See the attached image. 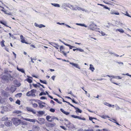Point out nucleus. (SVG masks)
<instances>
[{
	"label": "nucleus",
	"instance_id": "1",
	"mask_svg": "<svg viewBox=\"0 0 131 131\" xmlns=\"http://www.w3.org/2000/svg\"><path fill=\"white\" fill-rule=\"evenodd\" d=\"M7 72L5 73V74L2 77V79L5 81L8 82L9 80H12L13 79V77L10 74L9 72Z\"/></svg>",
	"mask_w": 131,
	"mask_h": 131
},
{
	"label": "nucleus",
	"instance_id": "2",
	"mask_svg": "<svg viewBox=\"0 0 131 131\" xmlns=\"http://www.w3.org/2000/svg\"><path fill=\"white\" fill-rule=\"evenodd\" d=\"M36 90L35 89L31 90L30 91L26 93V95L27 96H31L33 97H35L36 95L35 93L36 92Z\"/></svg>",
	"mask_w": 131,
	"mask_h": 131
},
{
	"label": "nucleus",
	"instance_id": "3",
	"mask_svg": "<svg viewBox=\"0 0 131 131\" xmlns=\"http://www.w3.org/2000/svg\"><path fill=\"white\" fill-rule=\"evenodd\" d=\"M14 124L16 126H18L19 125L21 122L20 119L17 118H14L13 119Z\"/></svg>",
	"mask_w": 131,
	"mask_h": 131
},
{
	"label": "nucleus",
	"instance_id": "4",
	"mask_svg": "<svg viewBox=\"0 0 131 131\" xmlns=\"http://www.w3.org/2000/svg\"><path fill=\"white\" fill-rule=\"evenodd\" d=\"M96 26V25L93 22H91V24L89 25V29H90L92 30H94L95 29V27Z\"/></svg>",
	"mask_w": 131,
	"mask_h": 131
},
{
	"label": "nucleus",
	"instance_id": "5",
	"mask_svg": "<svg viewBox=\"0 0 131 131\" xmlns=\"http://www.w3.org/2000/svg\"><path fill=\"white\" fill-rule=\"evenodd\" d=\"M32 101L38 102L39 104V107L40 108H42L45 106V105H42V102L39 100L33 99Z\"/></svg>",
	"mask_w": 131,
	"mask_h": 131
},
{
	"label": "nucleus",
	"instance_id": "6",
	"mask_svg": "<svg viewBox=\"0 0 131 131\" xmlns=\"http://www.w3.org/2000/svg\"><path fill=\"white\" fill-rule=\"evenodd\" d=\"M66 125L67 127L70 129L75 128V126L74 125L69 122L68 124H67Z\"/></svg>",
	"mask_w": 131,
	"mask_h": 131
},
{
	"label": "nucleus",
	"instance_id": "7",
	"mask_svg": "<svg viewBox=\"0 0 131 131\" xmlns=\"http://www.w3.org/2000/svg\"><path fill=\"white\" fill-rule=\"evenodd\" d=\"M26 109L28 111L31 112L34 114H35L36 113V111L34 110L31 107H26Z\"/></svg>",
	"mask_w": 131,
	"mask_h": 131
},
{
	"label": "nucleus",
	"instance_id": "8",
	"mask_svg": "<svg viewBox=\"0 0 131 131\" xmlns=\"http://www.w3.org/2000/svg\"><path fill=\"white\" fill-rule=\"evenodd\" d=\"M38 120L39 121L40 124L42 125L45 123V119L44 118H39Z\"/></svg>",
	"mask_w": 131,
	"mask_h": 131
},
{
	"label": "nucleus",
	"instance_id": "9",
	"mask_svg": "<svg viewBox=\"0 0 131 131\" xmlns=\"http://www.w3.org/2000/svg\"><path fill=\"white\" fill-rule=\"evenodd\" d=\"M71 117H73V118H77L78 119H81V120H85V119L84 118H81V117H80L79 116H75L74 115H71Z\"/></svg>",
	"mask_w": 131,
	"mask_h": 131
},
{
	"label": "nucleus",
	"instance_id": "10",
	"mask_svg": "<svg viewBox=\"0 0 131 131\" xmlns=\"http://www.w3.org/2000/svg\"><path fill=\"white\" fill-rule=\"evenodd\" d=\"M14 83L15 86H19L21 85L20 83L18 82L17 80L14 81Z\"/></svg>",
	"mask_w": 131,
	"mask_h": 131
},
{
	"label": "nucleus",
	"instance_id": "11",
	"mask_svg": "<svg viewBox=\"0 0 131 131\" xmlns=\"http://www.w3.org/2000/svg\"><path fill=\"white\" fill-rule=\"evenodd\" d=\"M40 129V127L38 126H34L33 127L32 129L35 131H39Z\"/></svg>",
	"mask_w": 131,
	"mask_h": 131
},
{
	"label": "nucleus",
	"instance_id": "12",
	"mask_svg": "<svg viewBox=\"0 0 131 131\" xmlns=\"http://www.w3.org/2000/svg\"><path fill=\"white\" fill-rule=\"evenodd\" d=\"M20 38L21 39V42L23 43H25L27 44V42L25 41V39H24L23 36V35H21L20 36Z\"/></svg>",
	"mask_w": 131,
	"mask_h": 131
},
{
	"label": "nucleus",
	"instance_id": "13",
	"mask_svg": "<svg viewBox=\"0 0 131 131\" xmlns=\"http://www.w3.org/2000/svg\"><path fill=\"white\" fill-rule=\"evenodd\" d=\"M60 110L61 112H62L64 114H65L66 115H68L70 113V112H66L62 108H61Z\"/></svg>",
	"mask_w": 131,
	"mask_h": 131
},
{
	"label": "nucleus",
	"instance_id": "14",
	"mask_svg": "<svg viewBox=\"0 0 131 131\" xmlns=\"http://www.w3.org/2000/svg\"><path fill=\"white\" fill-rule=\"evenodd\" d=\"M5 125L7 126H10L12 124V122L11 121H7L5 123Z\"/></svg>",
	"mask_w": 131,
	"mask_h": 131
},
{
	"label": "nucleus",
	"instance_id": "15",
	"mask_svg": "<svg viewBox=\"0 0 131 131\" xmlns=\"http://www.w3.org/2000/svg\"><path fill=\"white\" fill-rule=\"evenodd\" d=\"M52 46L55 47L57 49H59L58 47H59V45H58L57 44L54 42L52 43Z\"/></svg>",
	"mask_w": 131,
	"mask_h": 131
},
{
	"label": "nucleus",
	"instance_id": "16",
	"mask_svg": "<svg viewBox=\"0 0 131 131\" xmlns=\"http://www.w3.org/2000/svg\"><path fill=\"white\" fill-rule=\"evenodd\" d=\"M2 95H3L4 96L8 97V94L7 93L4 91H2Z\"/></svg>",
	"mask_w": 131,
	"mask_h": 131
},
{
	"label": "nucleus",
	"instance_id": "17",
	"mask_svg": "<svg viewBox=\"0 0 131 131\" xmlns=\"http://www.w3.org/2000/svg\"><path fill=\"white\" fill-rule=\"evenodd\" d=\"M90 68H89V69L92 72H93L94 71V70H95L94 68L93 67V66L91 64H90Z\"/></svg>",
	"mask_w": 131,
	"mask_h": 131
},
{
	"label": "nucleus",
	"instance_id": "18",
	"mask_svg": "<svg viewBox=\"0 0 131 131\" xmlns=\"http://www.w3.org/2000/svg\"><path fill=\"white\" fill-rule=\"evenodd\" d=\"M74 108L76 110L75 112L77 113V112H79L80 113H81L82 111L81 110H80L79 108L77 107H75Z\"/></svg>",
	"mask_w": 131,
	"mask_h": 131
},
{
	"label": "nucleus",
	"instance_id": "19",
	"mask_svg": "<svg viewBox=\"0 0 131 131\" xmlns=\"http://www.w3.org/2000/svg\"><path fill=\"white\" fill-rule=\"evenodd\" d=\"M5 99L2 98L0 96V103H3L5 102Z\"/></svg>",
	"mask_w": 131,
	"mask_h": 131
},
{
	"label": "nucleus",
	"instance_id": "20",
	"mask_svg": "<svg viewBox=\"0 0 131 131\" xmlns=\"http://www.w3.org/2000/svg\"><path fill=\"white\" fill-rule=\"evenodd\" d=\"M2 24H3L5 26L9 27V26H7V23L5 21H1L0 22ZM9 28H11V27H9Z\"/></svg>",
	"mask_w": 131,
	"mask_h": 131
},
{
	"label": "nucleus",
	"instance_id": "21",
	"mask_svg": "<svg viewBox=\"0 0 131 131\" xmlns=\"http://www.w3.org/2000/svg\"><path fill=\"white\" fill-rule=\"evenodd\" d=\"M8 118L6 116H4L2 118L1 120L2 121H5L8 120Z\"/></svg>",
	"mask_w": 131,
	"mask_h": 131
},
{
	"label": "nucleus",
	"instance_id": "22",
	"mask_svg": "<svg viewBox=\"0 0 131 131\" xmlns=\"http://www.w3.org/2000/svg\"><path fill=\"white\" fill-rule=\"evenodd\" d=\"M117 31H118L121 33H123L124 32V31L123 30V29H116V31L117 32Z\"/></svg>",
	"mask_w": 131,
	"mask_h": 131
},
{
	"label": "nucleus",
	"instance_id": "23",
	"mask_svg": "<svg viewBox=\"0 0 131 131\" xmlns=\"http://www.w3.org/2000/svg\"><path fill=\"white\" fill-rule=\"evenodd\" d=\"M76 9L78 10H82L83 11H85V10L84 9L81 8L78 6L76 7Z\"/></svg>",
	"mask_w": 131,
	"mask_h": 131
},
{
	"label": "nucleus",
	"instance_id": "24",
	"mask_svg": "<svg viewBox=\"0 0 131 131\" xmlns=\"http://www.w3.org/2000/svg\"><path fill=\"white\" fill-rule=\"evenodd\" d=\"M17 70L21 72L24 73L25 74V72L24 70L23 69H20L18 67L17 68Z\"/></svg>",
	"mask_w": 131,
	"mask_h": 131
},
{
	"label": "nucleus",
	"instance_id": "25",
	"mask_svg": "<svg viewBox=\"0 0 131 131\" xmlns=\"http://www.w3.org/2000/svg\"><path fill=\"white\" fill-rule=\"evenodd\" d=\"M22 95V93H19L15 95V96L17 97H20Z\"/></svg>",
	"mask_w": 131,
	"mask_h": 131
},
{
	"label": "nucleus",
	"instance_id": "26",
	"mask_svg": "<svg viewBox=\"0 0 131 131\" xmlns=\"http://www.w3.org/2000/svg\"><path fill=\"white\" fill-rule=\"evenodd\" d=\"M76 25H78L80 26H84L85 27H87V26L86 25H85L84 24H79L78 23H76Z\"/></svg>",
	"mask_w": 131,
	"mask_h": 131
},
{
	"label": "nucleus",
	"instance_id": "27",
	"mask_svg": "<svg viewBox=\"0 0 131 131\" xmlns=\"http://www.w3.org/2000/svg\"><path fill=\"white\" fill-rule=\"evenodd\" d=\"M45 112L42 111H39L38 112L39 114L40 115H42L45 114Z\"/></svg>",
	"mask_w": 131,
	"mask_h": 131
},
{
	"label": "nucleus",
	"instance_id": "28",
	"mask_svg": "<svg viewBox=\"0 0 131 131\" xmlns=\"http://www.w3.org/2000/svg\"><path fill=\"white\" fill-rule=\"evenodd\" d=\"M51 4L54 7H60V5L59 4H57L51 3Z\"/></svg>",
	"mask_w": 131,
	"mask_h": 131
},
{
	"label": "nucleus",
	"instance_id": "29",
	"mask_svg": "<svg viewBox=\"0 0 131 131\" xmlns=\"http://www.w3.org/2000/svg\"><path fill=\"white\" fill-rule=\"evenodd\" d=\"M5 41L4 40H2L1 42V46L2 47L5 46L4 42H5Z\"/></svg>",
	"mask_w": 131,
	"mask_h": 131
},
{
	"label": "nucleus",
	"instance_id": "30",
	"mask_svg": "<svg viewBox=\"0 0 131 131\" xmlns=\"http://www.w3.org/2000/svg\"><path fill=\"white\" fill-rule=\"evenodd\" d=\"M48 126L50 127H53L56 125V124L54 123H49Z\"/></svg>",
	"mask_w": 131,
	"mask_h": 131
},
{
	"label": "nucleus",
	"instance_id": "31",
	"mask_svg": "<svg viewBox=\"0 0 131 131\" xmlns=\"http://www.w3.org/2000/svg\"><path fill=\"white\" fill-rule=\"evenodd\" d=\"M111 14H115L116 15H119V13L118 12H116L115 11H113L111 12Z\"/></svg>",
	"mask_w": 131,
	"mask_h": 131
},
{
	"label": "nucleus",
	"instance_id": "32",
	"mask_svg": "<svg viewBox=\"0 0 131 131\" xmlns=\"http://www.w3.org/2000/svg\"><path fill=\"white\" fill-rule=\"evenodd\" d=\"M3 108L4 109V110L3 111H1V113L2 114H4V111H6L7 110H6V107H3V108Z\"/></svg>",
	"mask_w": 131,
	"mask_h": 131
},
{
	"label": "nucleus",
	"instance_id": "33",
	"mask_svg": "<svg viewBox=\"0 0 131 131\" xmlns=\"http://www.w3.org/2000/svg\"><path fill=\"white\" fill-rule=\"evenodd\" d=\"M101 117L103 118H109V117L106 115H102L100 116Z\"/></svg>",
	"mask_w": 131,
	"mask_h": 131
},
{
	"label": "nucleus",
	"instance_id": "34",
	"mask_svg": "<svg viewBox=\"0 0 131 131\" xmlns=\"http://www.w3.org/2000/svg\"><path fill=\"white\" fill-rule=\"evenodd\" d=\"M13 112L14 113L19 114L21 113V112L20 111L16 110L14 111Z\"/></svg>",
	"mask_w": 131,
	"mask_h": 131
},
{
	"label": "nucleus",
	"instance_id": "35",
	"mask_svg": "<svg viewBox=\"0 0 131 131\" xmlns=\"http://www.w3.org/2000/svg\"><path fill=\"white\" fill-rule=\"evenodd\" d=\"M40 82H41V83L45 84H47L46 81V80H44V81H43L41 80H40Z\"/></svg>",
	"mask_w": 131,
	"mask_h": 131
},
{
	"label": "nucleus",
	"instance_id": "36",
	"mask_svg": "<svg viewBox=\"0 0 131 131\" xmlns=\"http://www.w3.org/2000/svg\"><path fill=\"white\" fill-rule=\"evenodd\" d=\"M115 107H116V110H118L120 109V107L117 105H115Z\"/></svg>",
	"mask_w": 131,
	"mask_h": 131
},
{
	"label": "nucleus",
	"instance_id": "37",
	"mask_svg": "<svg viewBox=\"0 0 131 131\" xmlns=\"http://www.w3.org/2000/svg\"><path fill=\"white\" fill-rule=\"evenodd\" d=\"M2 8L3 9H2L1 10L3 12H4L5 14H7V13H6V10H4V8L3 7H2ZM8 14L9 15H10L9 13H8Z\"/></svg>",
	"mask_w": 131,
	"mask_h": 131
},
{
	"label": "nucleus",
	"instance_id": "38",
	"mask_svg": "<svg viewBox=\"0 0 131 131\" xmlns=\"http://www.w3.org/2000/svg\"><path fill=\"white\" fill-rule=\"evenodd\" d=\"M46 95V93L44 92H41L39 94V95L40 96H41L42 95Z\"/></svg>",
	"mask_w": 131,
	"mask_h": 131
},
{
	"label": "nucleus",
	"instance_id": "39",
	"mask_svg": "<svg viewBox=\"0 0 131 131\" xmlns=\"http://www.w3.org/2000/svg\"><path fill=\"white\" fill-rule=\"evenodd\" d=\"M26 80L29 83H31L32 82V80L29 78L27 79Z\"/></svg>",
	"mask_w": 131,
	"mask_h": 131
},
{
	"label": "nucleus",
	"instance_id": "40",
	"mask_svg": "<svg viewBox=\"0 0 131 131\" xmlns=\"http://www.w3.org/2000/svg\"><path fill=\"white\" fill-rule=\"evenodd\" d=\"M74 66L75 67L79 69H80V67L77 64L75 63Z\"/></svg>",
	"mask_w": 131,
	"mask_h": 131
},
{
	"label": "nucleus",
	"instance_id": "41",
	"mask_svg": "<svg viewBox=\"0 0 131 131\" xmlns=\"http://www.w3.org/2000/svg\"><path fill=\"white\" fill-rule=\"evenodd\" d=\"M45 27V25L42 24H41L39 25L38 27L39 28H41L42 27Z\"/></svg>",
	"mask_w": 131,
	"mask_h": 131
},
{
	"label": "nucleus",
	"instance_id": "42",
	"mask_svg": "<svg viewBox=\"0 0 131 131\" xmlns=\"http://www.w3.org/2000/svg\"><path fill=\"white\" fill-rule=\"evenodd\" d=\"M51 117L49 115H47L46 117V119L47 121H49V119L51 118Z\"/></svg>",
	"mask_w": 131,
	"mask_h": 131
},
{
	"label": "nucleus",
	"instance_id": "43",
	"mask_svg": "<svg viewBox=\"0 0 131 131\" xmlns=\"http://www.w3.org/2000/svg\"><path fill=\"white\" fill-rule=\"evenodd\" d=\"M29 122H31L35 123L36 122V120L35 119H30Z\"/></svg>",
	"mask_w": 131,
	"mask_h": 131
},
{
	"label": "nucleus",
	"instance_id": "44",
	"mask_svg": "<svg viewBox=\"0 0 131 131\" xmlns=\"http://www.w3.org/2000/svg\"><path fill=\"white\" fill-rule=\"evenodd\" d=\"M15 103L16 104H18L19 105L20 104V101L19 100H17L16 101Z\"/></svg>",
	"mask_w": 131,
	"mask_h": 131
},
{
	"label": "nucleus",
	"instance_id": "45",
	"mask_svg": "<svg viewBox=\"0 0 131 131\" xmlns=\"http://www.w3.org/2000/svg\"><path fill=\"white\" fill-rule=\"evenodd\" d=\"M32 106L34 107H37L38 105H37V104H36V103L33 104H32Z\"/></svg>",
	"mask_w": 131,
	"mask_h": 131
},
{
	"label": "nucleus",
	"instance_id": "46",
	"mask_svg": "<svg viewBox=\"0 0 131 131\" xmlns=\"http://www.w3.org/2000/svg\"><path fill=\"white\" fill-rule=\"evenodd\" d=\"M33 85L34 87L35 88H37L39 87V86L37 84H33Z\"/></svg>",
	"mask_w": 131,
	"mask_h": 131
},
{
	"label": "nucleus",
	"instance_id": "47",
	"mask_svg": "<svg viewBox=\"0 0 131 131\" xmlns=\"http://www.w3.org/2000/svg\"><path fill=\"white\" fill-rule=\"evenodd\" d=\"M50 111L52 112H54L55 111V110L53 108H51L50 109Z\"/></svg>",
	"mask_w": 131,
	"mask_h": 131
},
{
	"label": "nucleus",
	"instance_id": "48",
	"mask_svg": "<svg viewBox=\"0 0 131 131\" xmlns=\"http://www.w3.org/2000/svg\"><path fill=\"white\" fill-rule=\"evenodd\" d=\"M47 98L44 96H42L40 97V99L41 100H45Z\"/></svg>",
	"mask_w": 131,
	"mask_h": 131
},
{
	"label": "nucleus",
	"instance_id": "49",
	"mask_svg": "<svg viewBox=\"0 0 131 131\" xmlns=\"http://www.w3.org/2000/svg\"><path fill=\"white\" fill-rule=\"evenodd\" d=\"M103 7L104 8H105L106 9H108L109 10H110V8H109L108 7H106L105 6V5H104Z\"/></svg>",
	"mask_w": 131,
	"mask_h": 131
},
{
	"label": "nucleus",
	"instance_id": "50",
	"mask_svg": "<svg viewBox=\"0 0 131 131\" xmlns=\"http://www.w3.org/2000/svg\"><path fill=\"white\" fill-rule=\"evenodd\" d=\"M106 76H107L109 77H112V78H115V77L114 76H113V75H106Z\"/></svg>",
	"mask_w": 131,
	"mask_h": 131
},
{
	"label": "nucleus",
	"instance_id": "51",
	"mask_svg": "<svg viewBox=\"0 0 131 131\" xmlns=\"http://www.w3.org/2000/svg\"><path fill=\"white\" fill-rule=\"evenodd\" d=\"M23 119L24 120H25L26 121H29L30 119L27 118H23Z\"/></svg>",
	"mask_w": 131,
	"mask_h": 131
},
{
	"label": "nucleus",
	"instance_id": "52",
	"mask_svg": "<svg viewBox=\"0 0 131 131\" xmlns=\"http://www.w3.org/2000/svg\"><path fill=\"white\" fill-rule=\"evenodd\" d=\"M63 49V46H61L60 47V51H62V50Z\"/></svg>",
	"mask_w": 131,
	"mask_h": 131
},
{
	"label": "nucleus",
	"instance_id": "53",
	"mask_svg": "<svg viewBox=\"0 0 131 131\" xmlns=\"http://www.w3.org/2000/svg\"><path fill=\"white\" fill-rule=\"evenodd\" d=\"M110 54L111 55H112V54H114L115 56H116V57H118V56H119L117 54H114V53H112V52H110Z\"/></svg>",
	"mask_w": 131,
	"mask_h": 131
},
{
	"label": "nucleus",
	"instance_id": "54",
	"mask_svg": "<svg viewBox=\"0 0 131 131\" xmlns=\"http://www.w3.org/2000/svg\"><path fill=\"white\" fill-rule=\"evenodd\" d=\"M86 131H94L92 129H88L87 130H85Z\"/></svg>",
	"mask_w": 131,
	"mask_h": 131
},
{
	"label": "nucleus",
	"instance_id": "55",
	"mask_svg": "<svg viewBox=\"0 0 131 131\" xmlns=\"http://www.w3.org/2000/svg\"><path fill=\"white\" fill-rule=\"evenodd\" d=\"M61 53H63L64 54V55L65 56H67V54L66 53H65L64 51H62L61 52Z\"/></svg>",
	"mask_w": 131,
	"mask_h": 131
},
{
	"label": "nucleus",
	"instance_id": "56",
	"mask_svg": "<svg viewBox=\"0 0 131 131\" xmlns=\"http://www.w3.org/2000/svg\"><path fill=\"white\" fill-rule=\"evenodd\" d=\"M96 119L95 118H93V117H89V119L90 121H92V119Z\"/></svg>",
	"mask_w": 131,
	"mask_h": 131
},
{
	"label": "nucleus",
	"instance_id": "57",
	"mask_svg": "<svg viewBox=\"0 0 131 131\" xmlns=\"http://www.w3.org/2000/svg\"><path fill=\"white\" fill-rule=\"evenodd\" d=\"M101 33L102 36H104L105 35V33L102 31H101Z\"/></svg>",
	"mask_w": 131,
	"mask_h": 131
},
{
	"label": "nucleus",
	"instance_id": "58",
	"mask_svg": "<svg viewBox=\"0 0 131 131\" xmlns=\"http://www.w3.org/2000/svg\"><path fill=\"white\" fill-rule=\"evenodd\" d=\"M64 45H65L66 46H68L69 47H74L73 46H71V45H70L69 44H67L65 43V44H64Z\"/></svg>",
	"mask_w": 131,
	"mask_h": 131
},
{
	"label": "nucleus",
	"instance_id": "59",
	"mask_svg": "<svg viewBox=\"0 0 131 131\" xmlns=\"http://www.w3.org/2000/svg\"><path fill=\"white\" fill-rule=\"evenodd\" d=\"M79 51L81 52H83L84 51L81 48H79Z\"/></svg>",
	"mask_w": 131,
	"mask_h": 131
},
{
	"label": "nucleus",
	"instance_id": "60",
	"mask_svg": "<svg viewBox=\"0 0 131 131\" xmlns=\"http://www.w3.org/2000/svg\"><path fill=\"white\" fill-rule=\"evenodd\" d=\"M57 24H59V25H65V24L64 23H60L59 22H58L57 23Z\"/></svg>",
	"mask_w": 131,
	"mask_h": 131
},
{
	"label": "nucleus",
	"instance_id": "61",
	"mask_svg": "<svg viewBox=\"0 0 131 131\" xmlns=\"http://www.w3.org/2000/svg\"><path fill=\"white\" fill-rule=\"evenodd\" d=\"M9 100L11 102H12L13 101H14V100H13V99L11 98V97H10L9 98Z\"/></svg>",
	"mask_w": 131,
	"mask_h": 131
},
{
	"label": "nucleus",
	"instance_id": "62",
	"mask_svg": "<svg viewBox=\"0 0 131 131\" xmlns=\"http://www.w3.org/2000/svg\"><path fill=\"white\" fill-rule=\"evenodd\" d=\"M35 26L36 27H38L39 25L37 24L36 23H35L34 24Z\"/></svg>",
	"mask_w": 131,
	"mask_h": 131
},
{
	"label": "nucleus",
	"instance_id": "63",
	"mask_svg": "<svg viewBox=\"0 0 131 131\" xmlns=\"http://www.w3.org/2000/svg\"><path fill=\"white\" fill-rule=\"evenodd\" d=\"M73 102L75 103V104H77L78 103L77 102H76L74 100L72 99V100H71Z\"/></svg>",
	"mask_w": 131,
	"mask_h": 131
},
{
	"label": "nucleus",
	"instance_id": "64",
	"mask_svg": "<svg viewBox=\"0 0 131 131\" xmlns=\"http://www.w3.org/2000/svg\"><path fill=\"white\" fill-rule=\"evenodd\" d=\"M75 63H72V62H70V64H71L73 66H74L75 64Z\"/></svg>",
	"mask_w": 131,
	"mask_h": 131
}]
</instances>
